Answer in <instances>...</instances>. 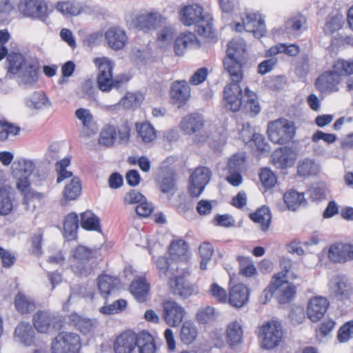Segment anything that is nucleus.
I'll return each instance as SVG.
<instances>
[{
  "instance_id": "f257e3e1",
  "label": "nucleus",
  "mask_w": 353,
  "mask_h": 353,
  "mask_svg": "<svg viewBox=\"0 0 353 353\" xmlns=\"http://www.w3.org/2000/svg\"><path fill=\"white\" fill-rule=\"evenodd\" d=\"M226 52L223 63L232 82L224 88L223 102L225 108L232 112H237L244 102V95H242L239 83L243 79V65L246 61L245 41L240 38L233 39L228 43Z\"/></svg>"
},
{
  "instance_id": "f03ea898",
  "label": "nucleus",
  "mask_w": 353,
  "mask_h": 353,
  "mask_svg": "<svg viewBox=\"0 0 353 353\" xmlns=\"http://www.w3.org/2000/svg\"><path fill=\"white\" fill-rule=\"evenodd\" d=\"M36 163L33 160L18 159L12 165V173L17 179V188L24 196V200L28 203L32 199L41 201L44 194L33 190L30 187L29 176L36 168Z\"/></svg>"
},
{
  "instance_id": "7ed1b4c3",
  "label": "nucleus",
  "mask_w": 353,
  "mask_h": 353,
  "mask_svg": "<svg viewBox=\"0 0 353 353\" xmlns=\"http://www.w3.org/2000/svg\"><path fill=\"white\" fill-rule=\"evenodd\" d=\"M181 22L187 26H195V31L201 36L213 37L212 17L208 13H203L199 5L184 7L180 12Z\"/></svg>"
},
{
  "instance_id": "20e7f679",
  "label": "nucleus",
  "mask_w": 353,
  "mask_h": 353,
  "mask_svg": "<svg viewBox=\"0 0 353 353\" xmlns=\"http://www.w3.org/2000/svg\"><path fill=\"white\" fill-rule=\"evenodd\" d=\"M295 293V286L286 281V275L276 273L274 274L270 284L263 292L261 299L264 297L263 303H265L274 295L280 303H285L293 299Z\"/></svg>"
},
{
  "instance_id": "39448f33",
  "label": "nucleus",
  "mask_w": 353,
  "mask_h": 353,
  "mask_svg": "<svg viewBox=\"0 0 353 353\" xmlns=\"http://www.w3.org/2000/svg\"><path fill=\"white\" fill-rule=\"evenodd\" d=\"M93 252L90 248L79 245L72 251L70 267L72 272L77 275L88 276L94 268L95 262L92 260Z\"/></svg>"
},
{
  "instance_id": "423d86ee",
  "label": "nucleus",
  "mask_w": 353,
  "mask_h": 353,
  "mask_svg": "<svg viewBox=\"0 0 353 353\" xmlns=\"http://www.w3.org/2000/svg\"><path fill=\"white\" fill-rule=\"evenodd\" d=\"M267 132L272 143L284 145L294 138L296 128L294 121L281 118L268 123Z\"/></svg>"
},
{
  "instance_id": "0eeeda50",
  "label": "nucleus",
  "mask_w": 353,
  "mask_h": 353,
  "mask_svg": "<svg viewBox=\"0 0 353 353\" xmlns=\"http://www.w3.org/2000/svg\"><path fill=\"white\" fill-rule=\"evenodd\" d=\"M283 335L280 323L272 320L264 322L258 327L257 336L262 348L273 349L280 345Z\"/></svg>"
},
{
  "instance_id": "6e6552de",
  "label": "nucleus",
  "mask_w": 353,
  "mask_h": 353,
  "mask_svg": "<svg viewBox=\"0 0 353 353\" xmlns=\"http://www.w3.org/2000/svg\"><path fill=\"white\" fill-rule=\"evenodd\" d=\"M81 347L80 336L70 332H60L51 344L52 353H79Z\"/></svg>"
},
{
  "instance_id": "1a4fd4ad",
  "label": "nucleus",
  "mask_w": 353,
  "mask_h": 353,
  "mask_svg": "<svg viewBox=\"0 0 353 353\" xmlns=\"http://www.w3.org/2000/svg\"><path fill=\"white\" fill-rule=\"evenodd\" d=\"M347 281V277L343 274L332 276L327 283L330 297L337 301L349 299L352 294V287Z\"/></svg>"
},
{
  "instance_id": "9d476101",
  "label": "nucleus",
  "mask_w": 353,
  "mask_h": 353,
  "mask_svg": "<svg viewBox=\"0 0 353 353\" xmlns=\"http://www.w3.org/2000/svg\"><path fill=\"white\" fill-rule=\"evenodd\" d=\"M94 63L99 70L97 83L99 89L103 92L110 91L113 85V62L109 58L103 57L95 58Z\"/></svg>"
},
{
  "instance_id": "9b49d317",
  "label": "nucleus",
  "mask_w": 353,
  "mask_h": 353,
  "mask_svg": "<svg viewBox=\"0 0 353 353\" xmlns=\"http://www.w3.org/2000/svg\"><path fill=\"white\" fill-rule=\"evenodd\" d=\"M243 30L253 33L256 38H261L266 32V26L259 14L245 13L242 17V23H235L236 32H242Z\"/></svg>"
},
{
  "instance_id": "f8f14e48",
  "label": "nucleus",
  "mask_w": 353,
  "mask_h": 353,
  "mask_svg": "<svg viewBox=\"0 0 353 353\" xmlns=\"http://www.w3.org/2000/svg\"><path fill=\"white\" fill-rule=\"evenodd\" d=\"M211 172L206 167H199L194 170L190 179L189 193L192 197H198L203 192L209 183Z\"/></svg>"
},
{
  "instance_id": "ddd939ff",
  "label": "nucleus",
  "mask_w": 353,
  "mask_h": 353,
  "mask_svg": "<svg viewBox=\"0 0 353 353\" xmlns=\"http://www.w3.org/2000/svg\"><path fill=\"white\" fill-rule=\"evenodd\" d=\"M19 10L27 17L45 21L48 17L47 3L45 0H21Z\"/></svg>"
},
{
  "instance_id": "4468645a",
  "label": "nucleus",
  "mask_w": 353,
  "mask_h": 353,
  "mask_svg": "<svg viewBox=\"0 0 353 353\" xmlns=\"http://www.w3.org/2000/svg\"><path fill=\"white\" fill-rule=\"evenodd\" d=\"M159 18L158 14L150 12L139 15H128L125 17V21L130 28L149 31L156 28Z\"/></svg>"
},
{
  "instance_id": "2eb2a0df",
  "label": "nucleus",
  "mask_w": 353,
  "mask_h": 353,
  "mask_svg": "<svg viewBox=\"0 0 353 353\" xmlns=\"http://www.w3.org/2000/svg\"><path fill=\"white\" fill-rule=\"evenodd\" d=\"M163 318L165 323L172 327L181 324L186 313L185 309L173 301H166L163 303Z\"/></svg>"
},
{
  "instance_id": "dca6fc26",
  "label": "nucleus",
  "mask_w": 353,
  "mask_h": 353,
  "mask_svg": "<svg viewBox=\"0 0 353 353\" xmlns=\"http://www.w3.org/2000/svg\"><path fill=\"white\" fill-rule=\"evenodd\" d=\"M342 77L335 72L327 71L321 74L316 81V87L321 92H332L339 90Z\"/></svg>"
},
{
  "instance_id": "f3484780",
  "label": "nucleus",
  "mask_w": 353,
  "mask_h": 353,
  "mask_svg": "<svg viewBox=\"0 0 353 353\" xmlns=\"http://www.w3.org/2000/svg\"><path fill=\"white\" fill-rule=\"evenodd\" d=\"M327 256L334 263H345L353 259V245L336 243L330 245Z\"/></svg>"
},
{
  "instance_id": "a211bd4d",
  "label": "nucleus",
  "mask_w": 353,
  "mask_h": 353,
  "mask_svg": "<svg viewBox=\"0 0 353 353\" xmlns=\"http://www.w3.org/2000/svg\"><path fill=\"white\" fill-rule=\"evenodd\" d=\"M330 303L325 297L317 296L311 298L306 310L307 317L312 322L319 321L323 317Z\"/></svg>"
},
{
  "instance_id": "6ab92c4d",
  "label": "nucleus",
  "mask_w": 353,
  "mask_h": 353,
  "mask_svg": "<svg viewBox=\"0 0 353 353\" xmlns=\"http://www.w3.org/2000/svg\"><path fill=\"white\" fill-rule=\"evenodd\" d=\"M137 345V335L131 332H125L116 339L114 350L116 353H132Z\"/></svg>"
},
{
  "instance_id": "aec40b11",
  "label": "nucleus",
  "mask_w": 353,
  "mask_h": 353,
  "mask_svg": "<svg viewBox=\"0 0 353 353\" xmlns=\"http://www.w3.org/2000/svg\"><path fill=\"white\" fill-rule=\"evenodd\" d=\"M170 97L179 107L183 105L190 97V88L185 80L174 81L171 87Z\"/></svg>"
},
{
  "instance_id": "412c9836",
  "label": "nucleus",
  "mask_w": 353,
  "mask_h": 353,
  "mask_svg": "<svg viewBox=\"0 0 353 353\" xmlns=\"http://www.w3.org/2000/svg\"><path fill=\"white\" fill-rule=\"evenodd\" d=\"M150 290V284L144 276H136L130 285V292L133 297L139 303L147 301Z\"/></svg>"
},
{
  "instance_id": "4be33fe9",
  "label": "nucleus",
  "mask_w": 353,
  "mask_h": 353,
  "mask_svg": "<svg viewBox=\"0 0 353 353\" xmlns=\"http://www.w3.org/2000/svg\"><path fill=\"white\" fill-rule=\"evenodd\" d=\"M105 39L109 48L114 50H119L125 46L128 38L123 30L114 27L105 32Z\"/></svg>"
},
{
  "instance_id": "5701e85b",
  "label": "nucleus",
  "mask_w": 353,
  "mask_h": 353,
  "mask_svg": "<svg viewBox=\"0 0 353 353\" xmlns=\"http://www.w3.org/2000/svg\"><path fill=\"white\" fill-rule=\"evenodd\" d=\"M75 117L79 120L83 125L81 134L89 137L97 132V128L93 116L90 110L86 108H79L75 111Z\"/></svg>"
},
{
  "instance_id": "b1692460",
  "label": "nucleus",
  "mask_w": 353,
  "mask_h": 353,
  "mask_svg": "<svg viewBox=\"0 0 353 353\" xmlns=\"http://www.w3.org/2000/svg\"><path fill=\"white\" fill-rule=\"evenodd\" d=\"M25 106L30 110H41L51 106V102L46 94L36 91L24 99Z\"/></svg>"
},
{
  "instance_id": "393cba45",
  "label": "nucleus",
  "mask_w": 353,
  "mask_h": 353,
  "mask_svg": "<svg viewBox=\"0 0 353 353\" xmlns=\"http://www.w3.org/2000/svg\"><path fill=\"white\" fill-rule=\"evenodd\" d=\"M204 121L201 115L193 113L183 118L180 123L181 130L186 134L199 132L203 127Z\"/></svg>"
},
{
  "instance_id": "a878e982",
  "label": "nucleus",
  "mask_w": 353,
  "mask_h": 353,
  "mask_svg": "<svg viewBox=\"0 0 353 353\" xmlns=\"http://www.w3.org/2000/svg\"><path fill=\"white\" fill-rule=\"evenodd\" d=\"M249 295V289L246 285L242 283L235 285L230 291V303L236 307H241L248 303Z\"/></svg>"
},
{
  "instance_id": "bb28decb",
  "label": "nucleus",
  "mask_w": 353,
  "mask_h": 353,
  "mask_svg": "<svg viewBox=\"0 0 353 353\" xmlns=\"http://www.w3.org/2000/svg\"><path fill=\"white\" fill-rule=\"evenodd\" d=\"M199 46V40L194 33H184L176 39L174 51L177 55L181 56L184 54L185 49L188 48H194Z\"/></svg>"
},
{
  "instance_id": "cd10ccee",
  "label": "nucleus",
  "mask_w": 353,
  "mask_h": 353,
  "mask_svg": "<svg viewBox=\"0 0 353 353\" xmlns=\"http://www.w3.org/2000/svg\"><path fill=\"white\" fill-rule=\"evenodd\" d=\"M169 285L173 294L183 298L190 296L193 292L192 287L185 283L183 277L176 274L169 280Z\"/></svg>"
},
{
  "instance_id": "c85d7f7f",
  "label": "nucleus",
  "mask_w": 353,
  "mask_h": 353,
  "mask_svg": "<svg viewBox=\"0 0 353 353\" xmlns=\"http://www.w3.org/2000/svg\"><path fill=\"white\" fill-rule=\"evenodd\" d=\"M14 336L24 345L30 346L34 342V331L31 325L22 322L15 328Z\"/></svg>"
},
{
  "instance_id": "c756f323",
  "label": "nucleus",
  "mask_w": 353,
  "mask_h": 353,
  "mask_svg": "<svg viewBox=\"0 0 353 353\" xmlns=\"http://www.w3.org/2000/svg\"><path fill=\"white\" fill-rule=\"evenodd\" d=\"M120 281L117 277L101 275L98 278V288L102 296L106 298L119 288Z\"/></svg>"
},
{
  "instance_id": "7c9ffc66",
  "label": "nucleus",
  "mask_w": 353,
  "mask_h": 353,
  "mask_svg": "<svg viewBox=\"0 0 353 353\" xmlns=\"http://www.w3.org/2000/svg\"><path fill=\"white\" fill-rule=\"evenodd\" d=\"M157 185L161 192H170L176 186V179L172 170H162L157 179Z\"/></svg>"
},
{
  "instance_id": "2f4dec72",
  "label": "nucleus",
  "mask_w": 353,
  "mask_h": 353,
  "mask_svg": "<svg viewBox=\"0 0 353 353\" xmlns=\"http://www.w3.org/2000/svg\"><path fill=\"white\" fill-rule=\"evenodd\" d=\"M169 253L172 260L185 261L188 258V245L181 239L173 241L170 246Z\"/></svg>"
},
{
  "instance_id": "473e14b6",
  "label": "nucleus",
  "mask_w": 353,
  "mask_h": 353,
  "mask_svg": "<svg viewBox=\"0 0 353 353\" xmlns=\"http://www.w3.org/2000/svg\"><path fill=\"white\" fill-rule=\"evenodd\" d=\"M157 266L159 270V276L162 279H171L178 269V265L175 263H170L165 256L159 257L157 261Z\"/></svg>"
},
{
  "instance_id": "72a5a7b5",
  "label": "nucleus",
  "mask_w": 353,
  "mask_h": 353,
  "mask_svg": "<svg viewBox=\"0 0 353 353\" xmlns=\"http://www.w3.org/2000/svg\"><path fill=\"white\" fill-rule=\"evenodd\" d=\"M35 329L41 333H46L54 321L50 313L45 311L38 312L33 318Z\"/></svg>"
},
{
  "instance_id": "f704fd0d",
  "label": "nucleus",
  "mask_w": 353,
  "mask_h": 353,
  "mask_svg": "<svg viewBox=\"0 0 353 353\" xmlns=\"http://www.w3.org/2000/svg\"><path fill=\"white\" fill-rule=\"evenodd\" d=\"M14 303L16 310L21 314L29 313L36 307L34 300L23 292L16 294Z\"/></svg>"
},
{
  "instance_id": "c9c22d12",
  "label": "nucleus",
  "mask_w": 353,
  "mask_h": 353,
  "mask_svg": "<svg viewBox=\"0 0 353 353\" xmlns=\"http://www.w3.org/2000/svg\"><path fill=\"white\" fill-rule=\"evenodd\" d=\"M227 342L231 347L241 343L243 339V329L241 325L234 321L228 324L226 330Z\"/></svg>"
},
{
  "instance_id": "e433bc0d",
  "label": "nucleus",
  "mask_w": 353,
  "mask_h": 353,
  "mask_svg": "<svg viewBox=\"0 0 353 353\" xmlns=\"http://www.w3.org/2000/svg\"><path fill=\"white\" fill-rule=\"evenodd\" d=\"M250 218L254 222L260 224L263 231H266L270 227L272 215L269 208L263 206L256 212L250 213Z\"/></svg>"
},
{
  "instance_id": "4c0bfd02",
  "label": "nucleus",
  "mask_w": 353,
  "mask_h": 353,
  "mask_svg": "<svg viewBox=\"0 0 353 353\" xmlns=\"http://www.w3.org/2000/svg\"><path fill=\"white\" fill-rule=\"evenodd\" d=\"M139 353H154L156 345L153 336L148 332L143 331L137 335V345Z\"/></svg>"
},
{
  "instance_id": "58836bf2",
  "label": "nucleus",
  "mask_w": 353,
  "mask_h": 353,
  "mask_svg": "<svg viewBox=\"0 0 353 353\" xmlns=\"http://www.w3.org/2000/svg\"><path fill=\"white\" fill-rule=\"evenodd\" d=\"M81 226L85 230L101 232L100 219L92 211L81 214Z\"/></svg>"
},
{
  "instance_id": "ea45409f",
  "label": "nucleus",
  "mask_w": 353,
  "mask_h": 353,
  "mask_svg": "<svg viewBox=\"0 0 353 353\" xmlns=\"http://www.w3.org/2000/svg\"><path fill=\"white\" fill-rule=\"evenodd\" d=\"M272 163L278 168H285L294 163V159L286 148L276 150L272 154Z\"/></svg>"
},
{
  "instance_id": "a19ab883",
  "label": "nucleus",
  "mask_w": 353,
  "mask_h": 353,
  "mask_svg": "<svg viewBox=\"0 0 353 353\" xmlns=\"http://www.w3.org/2000/svg\"><path fill=\"white\" fill-rule=\"evenodd\" d=\"M283 200L288 208L291 210H296L301 205L306 203L304 194L293 190H289L284 194Z\"/></svg>"
},
{
  "instance_id": "79ce46f5",
  "label": "nucleus",
  "mask_w": 353,
  "mask_h": 353,
  "mask_svg": "<svg viewBox=\"0 0 353 353\" xmlns=\"http://www.w3.org/2000/svg\"><path fill=\"white\" fill-rule=\"evenodd\" d=\"M136 130L138 136L145 143H151L157 138L156 130L149 122L137 123Z\"/></svg>"
},
{
  "instance_id": "37998d69",
  "label": "nucleus",
  "mask_w": 353,
  "mask_h": 353,
  "mask_svg": "<svg viewBox=\"0 0 353 353\" xmlns=\"http://www.w3.org/2000/svg\"><path fill=\"white\" fill-rule=\"evenodd\" d=\"M13 208V198L10 187L0 188V215H8Z\"/></svg>"
},
{
  "instance_id": "c03bdc74",
  "label": "nucleus",
  "mask_w": 353,
  "mask_h": 353,
  "mask_svg": "<svg viewBox=\"0 0 353 353\" xmlns=\"http://www.w3.org/2000/svg\"><path fill=\"white\" fill-rule=\"evenodd\" d=\"M8 72L15 74L22 70L27 65L23 56L19 53H10L7 57Z\"/></svg>"
},
{
  "instance_id": "a18cd8bd",
  "label": "nucleus",
  "mask_w": 353,
  "mask_h": 353,
  "mask_svg": "<svg viewBox=\"0 0 353 353\" xmlns=\"http://www.w3.org/2000/svg\"><path fill=\"white\" fill-rule=\"evenodd\" d=\"M81 192V185L80 179L74 177L70 182L65 184L63 190V198L67 201L75 200L80 195Z\"/></svg>"
},
{
  "instance_id": "49530a36",
  "label": "nucleus",
  "mask_w": 353,
  "mask_h": 353,
  "mask_svg": "<svg viewBox=\"0 0 353 353\" xmlns=\"http://www.w3.org/2000/svg\"><path fill=\"white\" fill-rule=\"evenodd\" d=\"M72 321L77 329L83 334L91 332L98 324L96 319H91L77 314L72 316Z\"/></svg>"
},
{
  "instance_id": "de8ad7c7",
  "label": "nucleus",
  "mask_w": 353,
  "mask_h": 353,
  "mask_svg": "<svg viewBox=\"0 0 353 353\" xmlns=\"http://www.w3.org/2000/svg\"><path fill=\"white\" fill-rule=\"evenodd\" d=\"M244 108L250 112L252 116H256L261 111V106L257 100L256 94L249 88H245L244 94Z\"/></svg>"
},
{
  "instance_id": "09e8293b",
  "label": "nucleus",
  "mask_w": 353,
  "mask_h": 353,
  "mask_svg": "<svg viewBox=\"0 0 353 353\" xmlns=\"http://www.w3.org/2000/svg\"><path fill=\"white\" fill-rule=\"evenodd\" d=\"M79 217L74 212L70 213L65 219L63 230L66 237L73 239L75 237L79 228Z\"/></svg>"
},
{
  "instance_id": "8fccbe9b",
  "label": "nucleus",
  "mask_w": 353,
  "mask_h": 353,
  "mask_svg": "<svg viewBox=\"0 0 353 353\" xmlns=\"http://www.w3.org/2000/svg\"><path fill=\"white\" fill-rule=\"evenodd\" d=\"M199 254L201 258L200 268L203 270L208 268V263L211 260L214 253V247L208 241L203 242L199 248Z\"/></svg>"
},
{
  "instance_id": "3c124183",
  "label": "nucleus",
  "mask_w": 353,
  "mask_h": 353,
  "mask_svg": "<svg viewBox=\"0 0 353 353\" xmlns=\"http://www.w3.org/2000/svg\"><path fill=\"white\" fill-rule=\"evenodd\" d=\"M319 165L313 160L308 159L299 162L297 168L298 174L303 176L315 175L319 173Z\"/></svg>"
},
{
  "instance_id": "603ef678",
  "label": "nucleus",
  "mask_w": 353,
  "mask_h": 353,
  "mask_svg": "<svg viewBox=\"0 0 353 353\" xmlns=\"http://www.w3.org/2000/svg\"><path fill=\"white\" fill-rule=\"evenodd\" d=\"M237 261L240 266V272L246 277H251L257 274V270L250 258L239 256Z\"/></svg>"
},
{
  "instance_id": "864d4df0",
  "label": "nucleus",
  "mask_w": 353,
  "mask_h": 353,
  "mask_svg": "<svg viewBox=\"0 0 353 353\" xmlns=\"http://www.w3.org/2000/svg\"><path fill=\"white\" fill-rule=\"evenodd\" d=\"M57 9L65 15L77 16L81 14L83 7L79 3L63 1L57 3Z\"/></svg>"
},
{
  "instance_id": "5fc2aeb1",
  "label": "nucleus",
  "mask_w": 353,
  "mask_h": 353,
  "mask_svg": "<svg viewBox=\"0 0 353 353\" xmlns=\"http://www.w3.org/2000/svg\"><path fill=\"white\" fill-rule=\"evenodd\" d=\"M197 336L196 326L191 322H185L181 330V339L185 344L192 343Z\"/></svg>"
},
{
  "instance_id": "6e6d98bb",
  "label": "nucleus",
  "mask_w": 353,
  "mask_h": 353,
  "mask_svg": "<svg viewBox=\"0 0 353 353\" xmlns=\"http://www.w3.org/2000/svg\"><path fill=\"white\" fill-rule=\"evenodd\" d=\"M20 128L13 123L0 121V141H6L19 134Z\"/></svg>"
},
{
  "instance_id": "4d7b16f0",
  "label": "nucleus",
  "mask_w": 353,
  "mask_h": 353,
  "mask_svg": "<svg viewBox=\"0 0 353 353\" xmlns=\"http://www.w3.org/2000/svg\"><path fill=\"white\" fill-rule=\"evenodd\" d=\"M217 316L215 309L211 306H205L199 310L196 319L200 323L205 324L214 321Z\"/></svg>"
},
{
  "instance_id": "13d9d810",
  "label": "nucleus",
  "mask_w": 353,
  "mask_h": 353,
  "mask_svg": "<svg viewBox=\"0 0 353 353\" xmlns=\"http://www.w3.org/2000/svg\"><path fill=\"white\" fill-rule=\"evenodd\" d=\"M245 168V156L244 154H236L229 159L228 172H241Z\"/></svg>"
},
{
  "instance_id": "bf43d9fd",
  "label": "nucleus",
  "mask_w": 353,
  "mask_h": 353,
  "mask_svg": "<svg viewBox=\"0 0 353 353\" xmlns=\"http://www.w3.org/2000/svg\"><path fill=\"white\" fill-rule=\"evenodd\" d=\"M333 68L341 77L349 76L353 74V60L339 59L334 63Z\"/></svg>"
},
{
  "instance_id": "052dcab7",
  "label": "nucleus",
  "mask_w": 353,
  "mask_h": 353,
  "mask_svg": "<svg viewBox=\"0 0 353 353\" xmlns=\"http://www.w3.org/2000/svg\"><path fill=\"white\" fill-rule=\"evenodd\" d=\"M21 81L26 85H32L37 80V69L32 65H26L21 71Z\"/></svg>"
},
{
  "instance_id": "680f3d73",
  "label": "nucleus",
  "mask_w": 353,
  "mask_h": 353,
  "mask_svg": "<svg viewBox=\"0 0 353 353\" xmlns=\"http://www.w3.org/2000/svg\"><path fill=\"white\" fill-rule=\"evenodd\" d=\"M343 24V18L341 14L332 16L326 21L324 27V32L327 34H332L340 30Z\"/></svg>"
},
{
  "instance_id": "e2e57ef3",
  "label": "nucleus",
  "mask_w": 353,
  "mask_h": 353,
  "mask_svg": "<svg viewBox=\"0 0 353 353\" xmlns=\"http://www.w3.org/2000/svg\"><path fill=\"white\" fill-rule=\"evenodd\" d=\"M117 138V132L114 126H105L100 133L99 142L105 145H111Z\"/></svg>"
},
{
  "instance_id": "0e129e2a",
  "label": "nucleus",
  "mask_w": 353,
  "mask_h": 353,
  "mask_svg": "<svg viewBox=\"0 0 353 353\" xmlns=\"http://www.w3.org/2000/svg\"><path fill=\"white\" fill-rule=\"evenodd\" d=\"M259 177L261 183L266 188H272L276 183L275 174L270 169L266 168L261 169Z\"/></svg>"
},
{
  "instance_id": "69168bd1",
  "label": "nucleus",
  "mask_w": 353,
  "mask_h": 353,
  "mask_svg": "<svg viewBox=\"0 0 353 353\" xmlns=\"http://www.w3.org/2000/svg\"><path fill=\"white\" fill-rule=\"evenodd\" d=\"M127 306V301L124 299H119L112 304L100 308V312L105 314H116L123 310Z\"/></svg>"
},
{
  "instance_id": "338daca9",
  "label": "nucleus",
  "mask_w": 353,
  "mask_h": 353,
  "mask_svg": "<svg viewBox=\"0 0 353 353\" xmlns=\"http://www.w3.org/2000/svg\"><path fill=\"white\" fill-rule=\"evenodd\" d=\"M353 337V321L345 323L339 330L338 340L341 343L348 341Z\"/></svg>"
},
{
  "instance_id": "774afa93",
  "label": "nucleus",
  "mask_w": 353,
  "mask_h": 353,
  "mask_svg": "<svg viewBox=\"0 0 353 353\" xmlns=\"http://www.w3.org/2000/svg\"><path fill=\"white\" fill-rule=\"evenodd\" d=\"M210 292L212 296L221 303H225L228 299L226 291L216 283H212Z\"/></svg>"
}]
</instances>
